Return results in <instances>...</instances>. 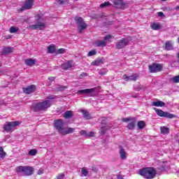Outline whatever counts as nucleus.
<instances>
[{"label": "nucleus", "mask_w": 179, "mask_h": 179, "mask_svg": "<svg viewBox=\"0 0 179 179\" xmlns=\"http://www.w3.org/2000/svg\"><path fill=\"white\" fill-rule=\"evenodd\" d=\"M9 31H10V33H11V34L16 33V32L19 31V28L15 27H11L10 28Z\"/></svg>", "instance_id": "nucleus-34"}, {"label": "nucleus", "mask_w": 179, "mask_h": 179, "mask_svg": "<svg viewBox=\"0 0 179 179\" xmlns=\"http://www.w3.org/2000/svg\"><path fill=\"white\" fill-rule=\"evenodd\" d=\"M20 124L19 121L8 122L3 125V129L7 131H12L13 128L19 126Z\"/></svg>", "instance_id": "nucleus-8"}, {"label": "nucleus", "mask_w": 179, "mask_h": 179, "mask_svg": "<svg viewBox=\"0 0 179 179\" xmlns=\"http://www.w3.org/2000/svg\"><path fill=\"white\" fill-rule=\"evenodd\" d=\"M113 3L116 6V8H119V9L124 8L125 5L124 1L122 0H114Z\"/></svg>", "instance_id": "nucleus-16"}, {"label": "nucleus", "mask_w": 179, "mask_h": 179, "mask_svg": "<svg viewBox=\"0 0 179 179\" xmlns=\"http://www.w3.org/2000/svg\"><path fill=\"white\" fill-rule=\"evenodd\" d=\"M165 48L168 51H170V50H173V43H171V41H168L166 42Z\"/></svg>", "instance_id": "nucleus-24"}, {"label": "nucleus", "mask_w": 179, "mask_h": 179, "mask_svg": "<svg viewBox=\"0 0 179 179\" xmlns=\"http://www.w3.org/2000/svg\"><path fill=\"white\" fill-rule=\"evenodd\" d=\"M23 92L24 93H26V94H31V93L36 92V85H31L27 88H23Z\"/></svg>", "instance_id": "nucleus-15"}, {"label": "nucleus", "mask_w": 179, "mask_h": 179, "mask_svg": "<svg viewBox=\"0 0 179 179\" xmlns=\"http://www.w3.org/2000/svg\"><path fill=\"white\" fill-rule=\"evenodd\" d=\"M34 2L33 0H26L23 6L21 8V10H26L27 9H31L33 6Z\"/></svg>", "instance_id": "nucleus-13"}, {"label": "nucleus", "mask_w": 179, "mask_h": 179, "mask_svg": "<svg viewBox=\"0 0 179 179\" xmlns=\"http://www.w3.org/2000/svg\"><path fill=\"white\" fill-rule=\"evenodd\" d=\"M48 80H55V77H50L49 78H48Z\"/></svg>", "instance_id": "nucleus-45"}, {"label": "nucleus", "mask_w": 179, "mask_h": 179, "mask_svg": "<svg viewBox=\"0 0 179 179\" xmlns=\"http://www.w3.org/2000/svg\"><path fill=\"white\" fill-rule=\"evenodd\" d=\"M5 152H3V149H2V148H0V157L1 158H3L5 157Z\"/></svg>", "instance_id": "nucleus-40"}, {"label": "nucleus", "mask_w": 179, "mask_h": 179, "mask_svg": "<svg viewBox=\"0 0 179 179\" xmlns=\"http://www.w3.org/2000/svg\"><path fill=\"white\" fill-rule=\"evenodd\" d=\"M51 106V99L43 101L41 103H37L34 107V111H43V110H47Z\"/></svg>", "instance_id": "nucleus-5"}, {"label": "nucleus", "mask_w": 179, "mask_h": 179, "mask_svg": "<svg viewBox=\"0 0 179 179\" xmlns=\"http://www.w3.org/2000/svg\"><path fill=\"white\" fill-rule=\"evenodd\" d=\"M89 174V171L85 168L81 169V177H86Z\"/></svg>", "instance_id": "nucleus-29"}, {"label": "nucleus", "mask_w": 179, "mask_h": 179, "mask_svg": "<svg viewBox=\"0 0 179 179\" xmlns=\"http://www.w3.org/2000/svg\"><path fill=\"white\" fill-rule=\"evenodd\" d=\"M140 176L144 177L147 179L155 178L156 176L157 172L156 170L153 168H144L139 171Z\"/></svg>", "instance_id": "nucleus-3"}, {"label": "nucleus", "mask_w": 179, "mask_h": 179, "mask_svg": "<svg viewBox=\"0 0 179 179\" xmlns=\"http://www.w3.org/2000/svg\"><path fill=\"white\" fill-rule=\"evenodd\" d=\"M25 64L28 66H33V65H34V64H36V59H25Z\"/></svg>", "instance_id": "nucleus-23"}, {"label": "nucleus", "mask_w": 179, "mask_h": 179, "mask_svg": "<svg viewBox=\"0 0 179 179\" xmlns=\"http://www.w3.org/2000/svg\"><path fill=\"white\" fill-rule=\"evenodd\" d=\"M158 16H159V17H162V16H164V14L163 13V12H159Z\"/></svg>", "instance_id": "nucleus-44"}, {"label": "nucleus", "mask_w": 179, "mask_h": 179, "mask_svg": "<svg viewBox=\"0 0 179 179\" xmlns=\"http://www.w3.org/2000/svg\"><path fill=\"white\" fill-rule=\"evenodd\" d=\"M72 66H73V60H70L68 61L67 62L63 64L62 65V67L63 68V69H71V68H72Z\"/></svg>", "instance_id": "nucleus-17"}, {"label": "nucleus", "mask_w": 179, "mask_h": 179, "mask_svg": "<svg viewBox=\"0 0 179 179\" xmlns=\"http://www.w3.org/2000/svg\"><path fill=\"white\" fill-rule=\"evenodd\" d=\"M6 73H1L0 75H6Z\"/></svg>", "instance_id": "nucleus-50"}, {"label": "nucleus", "mask_w": 179, "mask_h": 179, "mask_svg": "<svg viewBox=\"0 0 179 179\" xmlns=\"http://www.w3.org/2000/svg\"><path fill=\"white\" fill-rule=\"evenodd\" d=\"M80 135H83L84 136H87V138H92L94 136V131H86V130H81L80 131Z\"/></svg>", "instance_id": "nucleus-18"}, {"label": "nucleus", "mask_w": 179, "mask_h": 179, "mask_svg": "<svg viewBox=\"0 0 179 179\" xmlns=\"http://www.w3.org/2000/svg\"><path fill=\"white\" fill-rule=\"evenodd\" d=\"M154 110H155L156 114L159 115V117H164L165 118H176V115L171 114L169 112H164L161 109H157L156 108H154Z\"/></svg>", "instance_id": "nucleus-6"}, {"label": "nucleus", "mask_w": 179, "mask_h": 179, "mask_svg": "<svg viewBox=\"0 0 179 179\" xmlns=\"http://www.w3.org/2000/svg\"><path fill=\"white\" fill-rule=\"evenodd\" d=\"M64 177H65V175H64V173H59V174L57 176V179H63Z\"/></svg>", "instance_id": "nucleus-43"}, {"label": "nucleus", "mask_w": 179, "mask_h": 179, "mask_svg": "<svg viewBox=\"0 0 179 179\" xmlns=\"http://www.w3.org/2000/svg\"><path fill=\"white\" fill-rule=\"evenodd\" d=\"M162 1H166V0H162Z\"/></svg>", "instance_id": "nucleus-54"}, {"label": "nucleus", "mask_w": 179, "mask_h": 179, "mask_svg": "<svg viewBox=\"0 0 179 179\" xmlns=\"http://www.w3.org/2000/svg\"><path fill=\"white\" fill-rule=\"evenodd\" d=\"M15 170L23 176H32L33 173H34V168L33 166H18Z\"/></svg>", "instance_id": "nucleus-4"}, {"label": "nucleus", "mask_w": 179, "mask_h": 179, "mask_svg": "<svg viewBox=\"0 0 179 179\" xmlns=\"http://www.w3.org/2000/svg\"><path fill=\"white\" fill-rule=\"evenodd\" d=\"M37 174L38 176H41V174H44V169H43V168L39 169V170L38 171Z\"/></svg>", "instance_id": "nucleus-41"}, {"label": "nucleus", "mask_w": 179, "mask_h": 179, "mask_svg": "<svg viewBox=\"0 0 179 179\" xmlns=\"http://www.w3.org/2000/svg\"><path fill=\"white\" fill-rule=\"evenodd\" d=\"M176 9L179 10V6L176 7Z\"/></svg>", "instance_id": "nucleus-51"}, {"label": "nucleus", "mask_w": 179, "mask_h": 179, "mask_svg": "<svg viewBox=\"0 0 179 179\" xmlns=\"http://www.w3.org/2000/svg\"><path fill=\"white\" fill-rule=\"evenodd\" d=\"M162 134H164V135H166V134H169L170 132V129L166 127H162L160 128Z\"/></svg>", "instance_id": "nucleus-28"}, {"label": "nucleus", "mask_w": 179, "mask_h": 179, "mask_svg": "<svg viewBox=\"0 0 179 179\" xmlns=\"http://www.w3.org/2000/svg\"><path fill=\"white\" fill-rule=\"evenodd\" d=\"M64 118H66V119L71 118V117H72V111L71 110L66 111L64 114Z\"/></svg>", "instance_id": "nucleus-31"}, {"label": "nucleus", "mask_w": 179, "mask_h": 179, "mask_svg": "<svg viewBox=\"0 0 179 179\" xmlns=\"http://www.w3.org/2000/svg\"><path fill=\"white\" fill-rule=\"evenodd\" d=\"M95 92H96V88H91V89L78 90L77 93L78 94H88V96H93Z\"/></svg>", "instance_id": "nucleus-12"}, {"label": "nucleus", "mask_w": 179, "mask_h": 179, "mask_svg": "<svg viewBox=\"0 0 179 179\" xmlns=\"http://www.w3.org/2000/svg\"><path fill=\"white\" fill-rule=\"evenodd\" d=\"M59 3H64L62 1H59Z\"/></svg>", "instance_id": "nucleus-49"}, {"label": "nucleus", "mask_w": 179, "mask_h": 179, "mask_svg": "<svg viewBox=\"0 0 179 179\" xmlns=\"http://www.w3.org/2000/svg\"><path fill=\"white\" fill-rule=\"evenodd\" d=\"M35 20L37 22L36 24H33L28 26V29L31 30H45V24L43 22L44 18L43 14H38L35 16Z\"/></svg>", "instance_id": "nucleus-2"}, {"label": "nucleus", "mask_w": 179, "mask_h": 179, "mask_svg": "<svg viewBox=\"0 0 179 179\" xmlns=\"http://www.w3.org/2000/svg\"><path fill=\"white\" fill-rule=\"evenodd\" d=\"M117 179H122V177L120 175H118V176H117Z\"/></svg>", "instance_id": "nucleus-48"}, {"label": "nucleus", "mask_w": 179, "mask_h": 179, "mask_svg": "<svg viewBox=\"0 0 179 179\" xmlns=\"http://www.w3.org/2000/svg\"><path fill=\"white\" fill-rule=\"evenodd\" d=\"M64 89H66V87H62L61 86L59 89V90H64Z\"/></svg>", "instance_id": "nucleus-46"}, {"label": "nucleus", "mask_w": 179, "mask_h": 179, "mask_svg": "<svg viewBox=\"0 0 179 179\" xmlns=\"http://www.w3.org/2000/svg\"><path fill=\"white\" fill-rule=\"evenodd\" d=\"M162 68H163V66L160 64H152V65L149 66L150 71L152 73H155L156 72H160L162 71Z\"/></svg>", "instance_id": "nucleus-11"}, {"label": "nucleus", "mask_w": 179, "mask_h": 179, "mask_svg": "<svg viewBox=\"0 0 179 179\" xmlns=\"http://www.w3.org/2000/svg\"><path fill=\"white\" fill-rule=\"evenodd\" d=\"M103 64V59H97L94 62L92 63V65H95L96 66H99V65H101Z\"/></svg>", "instance_id": "nucleus-27"}, {"label": "nucleus", "mask_w": 179, "mask_h": 179, "mask_svg": "<svg viewBox=\"0 0 179 179\" xmlns=\"http://www.w3.org/2000/svg\"><path fill=\"white\" fill-rule=\"evenodd\" d=\"M28 154L29 155V156H36L37 155V150L32 149L29 151Z\"/></svg>", "instance_id": "nucleus-33"}, {"label": "nucleus", "mask_w": 179, "mask_h": 179, "mask_svg": "<svg viewBox=\"0 0 179 179\" xmlns=\"http://www.w3.org/2000/svg\"><path fill=\"white\" fill-rule=\"evenodd\" d=\"M57 54H64L65 52V49L60 48L57 51Z\"/></svg>", "instance_id": "nucleus-42"}, {"label": "nucleus", "mask_w": 179, "mask_h": 179, "mask_svg": "<svg viewBox=\"0 0 179 179\" xmlns=\"http://www.w3.org/2000/svg\"><path fill=\"white\" fill-rule=\"evenodd\" d=\"M80 111L83 113V115L85 120H90V118H92L90 113H89V112H87L86 110L81 109Z\"/></svg>", "instance_id": "nucleus-22"}, {"label": "nucleus", "mask_w": 179, "mask_h": 179, "mask_svg": "<svg viewBox=\"0 0 179 179\" xmlns=\"http://www.w3.org/2000/svg\"><path fill=\"white\" fill-rule=\"evenodd\" d=\"M110 5H111V3H110L109 1H107V2H104L103 3H101L100 5V8H106L107 6H110Z\"/></svg>", "instance_id": "nucleus-37"}, {"label": "nucleus", "mask_w": 179, "mask_h": 179, "mask_svg": "<svg viewBox=\"0 0 179 179\" xmlns=\"http://www.w3.org/2000/svg\"><path fill=\"white\" fill-rule=\"evenodd\" d=\"M135 118L134 117H124L122 119L123 122H129V121H134Z\"/></svg>", "instance_id": "nucleus-35"}, {"label": "nucleus", "mask_w": 179, "mask_h": 179, "mask_svg": "<svg viewBox=\"0 0 179 179\" xmlns=\"http://www.w3.org/2000/svg\"><path fill=\"white\" fill-rule=\"evenodd\" d=\"M151 104L153 107H164L166 106V103L162 101H153Z\"/></svg>", "instance_id": "nucleus-20"}, {"label": "nucleus", "mask_w": 179, "mask_h": 179, "mask_svg": "<svg viewBox=\"0 0 179 179\" xmlns=\"http://www.w3.org/2000/svg\"><path fill=\"white\" fill-rule=\"evenodd\" d=\"M11 52H13V49L10 47H6V48H3L1 55H5L6 54H10Z\"/></svg>", "instance_id": "nucleus-21"}, {"label": "nucleus", "mask_w": 179, "mask_h": 179, "mask_svg": "<svg viewBox=\"0 0 179 179\" xmlns=\"http://www.w3.org/2000/svg\"><path fill=\"white\" fill-rule=\"evenodd\" d=\"M100 75H103V73L102 72L100 73Z\"/></svg>", "instance_id": "nucleus-52"}, {"label": "nucleus", "mask_w": 179, "mask_h": 179, "mask_svg": "<svg viewBox=\"0 0 179 179\" xmlns=\"http://www.w3.org/2000/svg\"><path fill=\"white\" fill-rule=\"evenodd\" d=\"M138 129H143L146 127V123L143 120L138 121L137 123Z\"/></svg>", "instance_id": "nucleus-25"}, {"label": "nucleus", "mask_w": 179, "mask_h": 179, "mask_svg": "<svg viewBox=\"0 0 179 179\" xmlns=\"http://www.w3.org/2000/svg\"><path fill=\"white\" fill-rule=\"evenodd\" d=\"M130 38H122L116 43V48L117 50H122L124 47H127L129 44Z\"/></svg>", "instance_id": "nucleus-9"}, {"label": "nucleus", "mask_w": 179, "mask_h": 179, "mask_svg": "<svg viewBox=\"0 0 179 179\" xmlns=\"http://www.w3.org/2000/svg\"><path fill=\"white\" fill-rule=\"evenodd\" d=\"M119 155L122 160H127V158L128 157V152H127L125 149L121 146L119 147Z\"/></svg>", "instance_id": "nucleus-14"}, {"label": "nucleus", "mask_w": 179, "mask_h": 179, "mask_svg": "<svg viewBox=\"0 0 179 179\" xmlns=\"http://www.w3.org/2000/svg\"><path fill=\"white\" fill-rule=\"evenodd\" d=\"M55 45H50L48 47V51L50 54H54V52H55Z\"/></svg>", "instance_id": "nucleus-26"}, {"label": "nucleus", "mask_w": 179, "mask_h": 179, "mask_svg": "<svg viewBox=\"0 0 179 179\" xmlns=\"http://www.w3.org/2000/svg\"><path fill=\"white\" fill-rule=\"evenodd\" d=\"M151 29H152L153 30H159L160 29V24L153 23L151 24Z\"/></svg>", "instance_id": "nucleus-32"}, {"label": "nucleus", "mask_w": 179, "mask_h": 179, "mask_svg": "<svg viewBox=\"0 0 179 179\" xmlns=\"http://www.w3.org/2000/svg\"><path fill=\"white\" fill-rule=\"evenodd\" d=\"M74 20H76V22H77L78 29L79 32L82 33V31L85 30V29H86V27H87V25L83 21V18H82L80 17H76L74 18Z\"/></svg>", "instance_id": "nucleus-7"}, {"label": "nucleus", "mask_w": 179, "mask_h": 179, "mask_svg": "<svg viewBox=\"0 0 179 179\" xmlns=\"http://www.w3.org/2000/svg\"><path fill=\"white\" fill-rule=\"evenodd\" d=\"M96 50H91L88 52V57H93V55H96Z\"/></svg>", "instance_id": "nucleus-39"}, {"label": "nucleus", "mask_w": 179, "mask_h": 179, "mask_svg": "<svg viewBox=\"0 0 179 179\" xmlns=\"http://www.w3.org/2000/svg\"><path fill=\"white\" fill-rule=\"evenodd\" d=\"M134 90H137L138 92L139 90H143V88L142 87L141 85H134Z\"/></svg>", "instance_id": "nucleus-38"}, {"label": "nucleus", "mask_w": 179, "mask_h": 179, "mask_svg": "<svg viewBox=\"0 0 179 179\" xmlns=\"http://www.w3.org/2000/svg\"><path fill=\"white\" fill-rule=\"evenodd\" d=\"M131 121L132 122H129L127 125L128 129H134V128H135V119Z\"/></svg>", "instance_id": "nucleus-30"}, {"label": "nucleus", "mask_w": 179, "mask_h": 179, "mask_svg": "<svg viewBox=\"0 0 179 179\" xmlns=\"http://www.w3.org/2000/svg\"><path fill=\"white\" fill-rule=\"evenodd\" d=\"M113 38L111 35H106L104 38V41H97L95 44L97 47H106L107 45V41H110Z\"/></svg>", "instance_id": "nucleus-10"}, {"label": "nucleus", "mask_w": 179, "mask_h": 179, "mask_svg": "<svg viewBox=\"0 0 179 179\" xmlns=\"http://www.w3.org/2000/svg\"><path fill=\"white\" fill-rule=\"evenodd\" d=\"M81 76H83V77L85 78V77L87 76V73H83L81 74Z\"/></svg>", "instance_id": "nucleus-47"}, {"label": "nucleus", "mask_w": 179, "mask_h": 179, "mask_svg": "<svg viewBox=\"0 0 179 179\" xmlns=\"http://www.w3.org/2000/svg\"><path fill=\"white\" fill-rule=\"evenodd\" d=\"M134 97H135V98H136V97H138V96H137V95H136V96H134Z\"/></svg>", "instance_id": "nucleus-53"}, {"label": "nucleus", "mask_w": 179, "mask_h": 179, "mask_svg": "<svg viewBox=\"0 0 179 179\" xmlns=\"http://www.w3.org/2000/svg\"><path fill=\"white\" fill-rule=\"evenodd\" d=\"M54 126L61 135L72 134L75 130V129L71 127H64V121H62V119L57 120L54 123Z\"/></svg>", "instance_id": "nucleus-1"}, {"label": "nucleus", "mask_w": 179, "mask_h": 179, "mask_svg": "<svg viewBox=\"0 0 179 179\" xmlns=\"http://www.w3.org/2000/svg\"><path fill=\"white\" fill-rule=\"evenodd\" d=\"M174 83H179V76H174L171 79Z\"/></svg>", "instance_id": "nucleus-36"}, {"label": "nucleus", "mask_w": 179, "mask_h": 179, "mask_svg": "<svg viewBox=\"0 0 179 179\" xmlns=\"http://www.w3.org/2000/svg\"><path fill=\"white\" fill-rule=\"evenodd\" d=\"M123 78L126 82H128V80H136V79L138 78V74H133L130 76H127L124 75Z\"/></svg>", "instance_id": "nucleus-19"}]
</instances>
